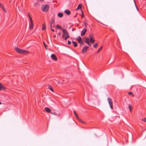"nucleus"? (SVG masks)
Returning a JSON list of instances; mask_svg holds the SVG:
<instances>
[{
	"label": "nucleus",
	"instance_id": "f257e3e1",
	"mask_svg": "<svg viewBox=\"0 0 146 146\" xmlns=\"http://www.w3.org/2000/svg\"><path fill=\"white\" fill-rule=\"evenodd\" d=\"M63 35L62 38L65 40H66L68 38H69L70 35L66 29H63L62 30Z\"/></svg>",
	"mask_w": 146,
	"mask_h": 146
},
{
	"label": "nucleus",
	"instance_id": "f03ea898",
	"mask_svg": "<svg viewBox=\"0 0 146 146\" xmlns=\"http://www.w3.org/2000/svg\"><path fill=\"white\" fill-rule=\"evenodd\" d=\"M16 51L18 53L20 54H27L29 53V52L28 51H27L25 50L21 49L17 47H16L15 48Z\"/></svg>",
	"mask_w": 146,
	"mask_h": 146
},
{
	"label": "nucleus",
	"instance_id": "7ed1b4c3",
	"mask_svg": "<svg viewBox=\"0 0 146 146\" xmlns=\"http://www.w3.org/2000/svg\"><path fill=\"white\" fill-rule=\"evenodd\" d=\"M41 8L43 12H47L49 10V6L48 5H42L41 6Z\"/></svg>",
	"mask_w": 146,
	"mask_h": 146
},
{
	"label": "nucleus",
	"instance_id": "20e7f679",
	"mask_svg": "<svg viewBox=\"0 0 146 146\" xmlns=\"http://www.w3.org/2000/svg\"><path fill=\"white\" fill-rule=\"evenodd\" d=\"M108 103L109 104L110 107V108L111 110H113V103L111 99L110 98H108Z\"/></svg>",
	"mask_w": 146,
	"mask_h": 146
},
{
	"label": "nucleus",
	"instance_id": "39448f33",
	"mask_svg": "<svg viewBox=\"0 0 146 146\" xmlns=\"http://www.w3.org/2000/svg\"><path fill=\"white\" fill-rule=\"evenodd\" d=\"M89 47L87 46H84L82 50V53H84L86 52L87 50L88 49Z\"/></svg>",
	"mask_w": 146,
	"mask_h": 146
},
{
	"label": "nucleus",
	"instance_id": "423d86ee",
	"mask_svg": "<svg viewBox=\"0 0 146 146\" xmlns=\"http://www.w3.org/2000/svg\"><path fill=\"white\" fill-rule=\"evenodd\" d=\"M76 40H78V43L80 44V45H82V43L83 41L80 36H78L76 38Z\"/></svg>",
	"mask_w": 146,
	"mask_h": 146
},
{
	"label": "nucleus",
	"instance_id": "0eeeda50",
	"mask_svg": "<svg viewBox=\"0 0 146 146\" xmlns=\"http://www.w3.org/2000/svg\"><path fill=\"white\" fill-rule=\"evenodd\" d=\"M51 57L53 60L55 61H57V60L58 59L57 57H56V55L54 54H51Z\"/></svg>",
	"mask_w": 146,
	"mask_h": 146
},
{
	"label": "nucleus",
	"instance_id": "6e6552de",
	"mask_svg": "<svg viewBox=\"0 0 146 146\" xmlns=\"http://www.w3.org/2000/svg\"><path fill=\"white\" fill-rule=\"evenodd\" d=\"M34 24L33 21L30 22L29 26V29L32 30L33 29V28Z\"/></svg>",
	"mask_w": 146,
	"mask_h": 146
},
{
	"label": "nucleus",
	"instance_id": "1a4fd4ad",
	"mask_svg": "<svg viewBox=\"0 0 146 146\" xmlns=\"http://www.w3.org/2000/svg\"><path fill=\"white\" fill-rule=\"evenodd\" d=\"M87 31V30L85 28L83 29H82V31L81 32V36H83L84 35H85V33Z\"/></svg>",
	"mask_w": 146,
	"mask_h": 146
},
{
	"label": "nucleus",
	"instance_id": "9d476101",
	"mask_svg": "<svg viewBox=\"0 0 146 146\" xmlns=\"http://www.w3.org/2000/svg\"><path fill=\"white\" fill-rule=\"evenodd\" d=\"M6 89V88L3 86L2 84L0 83V91L2 90H5Z\"/></svg>",
	"mask_w": 146,
	"mask_h": 146
},
{
	"label": "nucleus",
	"instance_id": "9b49d317",
	"mask_svg": "<svg viewBox=\"0 0 146 146\" xmlns=\"http://www.w3.org/2000/svg\"><path fill=\"white\" fill-rule=\"evenodd\" d=\"M47 112L51 113V110L48 107H45L44 109Z\"/></svg>",
	"mask_w": 146,
	"mask_h": 146
},
{
	"label": "nucleus",
	"instance_id": "f8f14e48",
	"mask_svg": "<svg viewBox=\"0 0 146 146\" xmlns=\"http://www.w3.org/2000/svg\"><path fill=\"white\" fill-rule=\"evenodd\" d=\"M64 13L68 15H69L70 14V11L68 10H65L64 11Z\"/></svg>",
	"mask_w": 146,
	"mask_h": 146
},
{
	"label": "nucleus",
	"instance_id": "ddd939ff",
	"mask_svg": "<svg viewBox=\"0 0 146 146\" xmlns=\"http://www.w3.org/2000/svg\"><path fill=\"white\" fill-rule=\"evenodd\" d=\"M48 87L49 89L50 90L53 92H54V90H53L52 87L50 85H48Z\"/></svg>",
	"mask_w": 146,
	"mask_h": 146
},
{
	"label": "nucleus",
	"instance_id": "4468645a",
	"mask_svg": "<svg viewBox=\"0 0 146 146\" xmlns=\"http://www.w3.org/2000/svg\"><path fill=\"white\" fill-rule=\"evenodd\" d=\"M129 109L130 112H131L132 110L133 109L131 105L130 104L129 105Z\"/></svg>",
	"mask_w": 146,
	"mask_h": 146
},
{
	"label": "nucleus",
	"instance_id": "2eb2a0df",
	"mask_svg": "<svg viewBox=\"0 0 146 146\" xmlns=\"http://www.w3.org/2000/svg\"><path fill=\"white\" fill-rule=\"evenodd\" d=\"M46 29V26L45 23H43L42 24V30H44Z\"/></svg>",
	"mask_w": 146,
	"mask_h": 146
},
{
	"label": "nucleus",
	"instance_id": "dca6fc26",
	"mask_svg": "<svg viewBox=\"0 0 146 146\" xmlns=\"http://www.w3.org/2000/svg\"><path fill=\"white\" fill-rule=\"evenodd\" d=\"M82 5L81 4H80L78 5V7L76 9V10H77L79 9L80 8L81 9V10H82L81 7H82Z\"/></svg>",
	"mask_w": 146,
	"mask_h": 146
},
{
	"label": "nucleus",
	"instance_id": "f3484780",
	"mask_svg": "<svg viewBox=\"0 0 146 146\" xmlns=\"http://www.w3.org/2000/svg\"><path fill=\"white\" fill-rule=\"evenodd\" d=\"M63 14L62 13H59L58 14V16L59 17H63Z\"/></svg>",
	"mask_w": 146,
	"mask_h": 146
},
{
	"label": "nucleus",
	"instance_id": "a211bd4d",
	"mask_svg": "<svg viewBox=\"0 0 146 146\" xmlns=\"http://www.w3.org/2000/svg\"><path fill=\"white\" fill-rule=\"evenodd\" d=\"M51 114L55 115L58 116H60V113H59L58 114H57L56 113V112H51L50 113Z\"/></svg>",
	"mask_w": 146,
	"mask_h": 146
},
{
	"label": "nucleus",
	"instance_id": "6ab92c4d",
	"mask_svg": "<svg viewBox=\"0 0 146 146\" xmlns=\"http://www.w3.org/2000/svg\"><path fill=\"white\" fill-rule=\"evenodd\" d=\"M72 43L74 44V47H76L77 46V44L76 42H75L74 41H72Z\"/></svg>",
	"mask_w": 146,
	"mask_h": 146
},
{
	"label": "nucleus",
	"instance_id": "aec40b11",
	"mask_svg": "<svg viewBox=\"0 0 146 146\" xmlns=\"http://www.w3.org/2000/svg\"><path fill=\"white\" fill-rule=\"evenodd\" d=\"M85 42L87 43L89 42V38H85Z\"/></svg>",
	"mask_w": 146,
	"mask_h": 146
},
{
	"label": "nucleus",
	"instance_id": "412c9836",
	"mask_svg": "<svg viewBox=\"0 0 146 146\" xmlns=\"http://www.w3.org/2000/svg\"><path fill=\"white\" fill-rule=\"evenodd\" d=\"M90 42L91 43L93 44L95 42V41L94 38H92L90 39Z\"/></svg>",
	"mask_w": 146,
	"mask_h": 146
},
{
	"label": "nucleus",
	"instance_id": "4be33fe9",
	"mask_svg": "<svg viewBox=\"0 0 146 146\" xmlns=\"http://www.w3.org/2000/svg\"><path fill=\"white\" fill-rule=\"evenodd\" d=\"M98 46V43H95V44L94 45L93 47L95 48H96Z\"/></svg>",
	"mask_w": 146,
	"mask_h": 146
},
{
	"label": "nucleus",
	"instance_id": "5701e85b",
	"mask_svg": "<svg viewBox=\"0 0 146 146\" xmlns=\"http://www.w3.org/2000/svg\"><path fill=\"white\" fill-rule=\"evenodd\" d=\"M56 28L57 29H60L61 30H63L62 29L61 27L59 25H57L56 26Z\"/></svg>",
	"mask_w": 146,
	"mask_h": 146
},
{
	"label": "nucleus",
	"instance_id": "b1692460",
	"mask_svg": "<svg viewBox=\"0 0 146 146\" xmlns=\"http://www.w3.org/2000/svg\"><path fill=\"white\" fill-rule=\"evenodd\" d=\"M1 7L2 8V9L6 13L7 12L6 10L4 8L3 5Z\"/></svg>",
	"mask_w": 146,
	"mask_h": 146
},
{
	"label": "nucleus",
	"instance_id": "393cba45",
	"mask_svg": "<svg viewBox=\"0 0 146 146\" xmlns=\"http://www.w3.org/2000/svg\"><path fill=\"white\" fill-rule=\"evenodd\" d=\"M89 37L90 38V39H92L93 38V35L92 34H90L89 35Z\"/></svg>",
	"mask_w": 146,
	"mask_h": 146
},
{
	"label": "nucleus",
	"instance_id": "a878e982",
	"mask_svg": "<svg viewBox=\"0 0 146 146\" xmlns=\"http://www.w3.org/2000/svg\"><path fill=\"white\" fill-rule=\"evenodd\" d=\"M73 112L75 115V117H76V118H78V115L76 113L75 111H74Z\"/></svg>",
	"mask_w": 146,
	"mask_h": 146
},
{
	"label": "nucleus",
	"instance_id": "bb28decb",
	"mask_svg": "<svg viewBox=\"0 0 146 146\" xmlns=\"http://www.w3.org/2000/svg\"><path fill=\"white\" fill-rule=\"evenodd\" d=\"M102 48H103V46H101L98 50L97 52V53H98L102 49Z\"/></svg>",
	"mask_w": 146,
	"mask_h": 146
},
{
	"label": "nucleus",
	"instance_id": "cd10ccee",
	"mask_svg": "<svg viewBox=\"0 0 146 146\" xmlns=\"http://www.w3.org/2000/svg\"><path fill=\"white\" fill-rule=\"evenodd\" d=\"M28 15L29 18L30 22L33 21L31 17V16H30V15H29V14L28 13Z\"/></svg>",
	"mask_w": 146,
	"mask_h": 146
},
{
	"label": "nucleus",
	"instance_id": "c85d7f7f",
	"mask_svg": "<svg viewBox=\"0 0 146 146\" xmlns=\"http://www.w3.org/2000/svg\"><path fill=\"white\" fill-rule=\"evenodd\" d=\"M76 119H78L82 123H84V121H82L81 119L80 118L78 117V118H76Z\"/></svg>",
	"mask_w": 146,
	"mask_h": 146
},
{
	"label": "nucleus",
	"instance_id": "c756f323",
	"mask_svg": "<svg viewBox=\"0 0 146 146\" xmlns=\"http://www.w3.org/2000/svg\"><path fill=\"white\" fill-rule=\"evenodd\" d=\"M54 23V20L53 19H51V21L50 22V23L51 24V25H52Z\"/></svg>",
	"mask_w": 146,
	"mask_h": 146
},
{
	"label": "nucleus",
	"instance_id": "7c9ffc66",
	"mask_svg": "<svg viewBox=\"0 0 146 146\" xmlns=\"http://www.w3.org/2000/svg\"><path fill=\"white\" fill-rule=\"evenodd\" d=\"M128 94L129 95H132L133 96H134L133 95L132 92H129L128 93Z\"/></svg>",
	"mask_w": 146,
	"mask_h": 146
},
{
	"label": "nucleus",
	"instance_id": "2f4dec72",
	"mask_svg": "<svg viewBox=\"0 0 146 146\" xmlns=\"http://www.w3.org/2000/svg\"><path fill=\"white\" fill-rule=\"evenodd\" d=\"M81 11H82V14L81 15V16H82V18H83L84 17V15L83 12L82 11V10H81Z\"/></svg>",
	"mask_w": 146,
	"mask_h": 146
},
{
	"label": "nucleus",
	"instance_id": "473e14b6",
	"mask_svg": "<svg viewBox=\"0 0 146 146\" xmlns=\"http://www.w3.org/2000/svg\"><path fill=\"white\" fill-rule=\"evenodd\" d=\"M142 121H143L144 122H146V118H144L143 119H142Z\"/></svg>",
	"mask_w": 146,
	"mask_h": 146
},
{
	"label": "nucleus",
	"instance_id": "72a5a7b5",
	"mask_svg": "<svg viewBox=\"0 0 146 146\" xmlns=\"http://www.w3.org/2000/svg\"><path fill=\"white\" fill-rule=\"evenodd\" d=\"M43 43L44 45V46H45V47L46 49V50L47 49V47H46V44H45V42H43Z\"/></svg>",
	"mask_w": 146,
	"mask_h": 146
},
{
	"label": "nucleus",
	"instance_id": "f704fd0d",
	"mask_svg": "<svg viewBox=\"0 0 146 146\" xmlns=\"http://www.w3.org/2000/svg\"><path fill=\"white\" fill-rule=\"evenodd\" d=\"M68 45H70L71 44V42L70 41H68Z\"/></svg>",
	"mask_w": 146,
	"mask_h": 146
},
{
	"label": "nucleus",
	"instance_id": "c9c22d12",
	"mask_svg": "<svg viewBox=\"0 0 146 146\" xmlns=\"http://www.w3.org/2000/svg\"><path fill=\"white\" fill-rule=\"evenodd\" d=\"M133 1H134V3L135 5V7H136V8H137V5H136V3L135 1V0H133Z\"/></svg>",
	"mask_w": 146,
	"mask_h": 146
},
{
	"label": "nucleus",
	"instance_id": "e433bc0d",
	"mask_svg": "<svg viewBox=\"0 0 146 146\" xmlns=\"http://www.w3.org/2000/svg\"><path fill=\"white\" fill-rule=\"evenodd\" d=\"M58 35L59 36H61V33H60V32H59L58 33Z\"/></svg>",
	"mask_w": 146,
	"mask_h": 146
},
{
	"label": "nucleus",
	"instance_id": "4c0bfd02",
	"mask_svg": "<svg viewBox=\"0 0 146 146\" xmlns=\"http://www.w3.org/2000/svg\"><path fill=\"white\" fill-rule=\"evenodd\" d=\"M88 44V45L89 46H91V44L90 43V42H89V43H87Z\"/></svg>",
	"mask_w": 146,
	"mask_h": 146
},
{
	"label": "nucleus",
	"instance_id": "58836bf2",
	"mask_svg": "<svg viewBox=\"0 0 146 146\" xmlns=\"http://www.w3.org/2000/svg\"><path fill=\"white\" fill-rule=\"evenodd\" d=\"M35 5L36 6L37 5H38V3H36L35 4Z\"/></svg>",
	"mask_w": 146,
	"mask_h": 146
},
{
	"label": "nucleus",
	"instance_id": "ea45409f",
	"mask_svg": "<svg viewBox=\"0 0 146 146\" xmlns=\"http://www.w3.org/2000/svg\"><path fill=\"white\" fill-rule=\"evenodd\" d=\"M51 31H52V32H54V30L53 29H52V28H51Z\"/></svg>",
	"mask_w": 146,
	"mask_h": 146
},
{
	"label": "nucleus",
	"instance_id": "a19ab883",
	"mask_svg": "<svg viewBox=\"0 0 146 146\" xmlns=\"http://www.w3.org/2000/svg\"><path fill=\"white\" fill-rule=\"evenodd\" d=\"M3 5V4H1V3H0V7L1 6H2Z\"/></svg>",
	"mask_w": 146,
	"mask_h": 146
},
{
	"label": "nucleus",
	"instance_id": "79ce46f5",
	"mask_svg": "<svg viewBox=\"0 0 146 146\" xmlns=\"http://www.w3.org/2000/svg\"><path fill=\"white\" fill-rule=\"evenodd\" d=\"M77 13H76L75 15L74 16V17H76L77 16Z\"/></svg>",
	"mask_w": 146,
	"mask_h": 146
},
{
	"label": "nucleus",
	"instance_id": "37998d69",
	"mask_svg": "<svg viewBox=\"0 0 146 146\" xmlns=\"http://www.w3.org/2000/svg\"><path fill=\"white\" fill-rule=\"evenodd\" d=\"M40 1H41V2H42L44 0H39Z\"/></svg>",
	"mask_w": 146,
	"mask_h": 146
},
{
	"label": "nucleus",
	"instance_id": "c03bdc74",
	"mask_svg": "<svg viewBox=\"0 0 146 146\" xmlns=\"http://www.w3.org/2000/svg\"><path fill=\"white\" fill-rule=\"evenodd\" d=\"M53 37H54V38H55V37H56V35H54L53 36Z\"/></svg>",
	"mask_w": 146,
	"mask_h": 146
},
{
	"label": "nucleus",
	"instance_id": "a18cd8bd",
	"mask_svg": "<svg viewBox=\"0 0 146 146\" xmlns=\"http://www.w3.org/2000/svg\"><path fill=\"white\" fill-rule=\"evenodd\" d=\"M82 44L83 45H84V43H83V42H82Z\"/></svg>",
	"mask_w": 146,
	"mask_h": 146
},
{
	"label": "nucleus",
	"instance_id": "49530a36",
	"mask_svg": "<svg viewBox=\"0 0 146 146\" xmlns=\"http://www.w3.org/2000/svg\"><path fill=\"white\" fill-rule=\"evenodd\" d=\"M52 25H51V24H50V28H52Z\"/></svg>",
	"mask_w": 146,
	"mask_h": 146
},
{
	"label": "nucleus",
	"instance_id": "de8ad7c7",
	"mask_svg": "<svg viewBox=\"0 0 146 146\" xmlns=\"http://www.w3.org/2000/svg\"><path fill=\"white\" fill-rule=\"evenodd\" d=\"M72 31H74V29H72Z\"/></svg>",
	"mask_w": 146,
	"mask_h": 146
},
{
	"label": "nucleus",
	"instance_id": "09e8293b",
	"mask_svg": "<svg viewBox=\"0 0 146 146\" xmlns=\"http://www.w3.org/2000/svg\"><path fill=\"white\" fill-rule=\"evenodd\" d=\"M78 21H79V22L80 21H79V20L78 19Z\"/></svg>",
	"mask_w": 146,
	"mask_h": 146
},
{
	"label": "nucleus",
	"instance_id": "8fccbe9b",
	"mask_svg": "<svg viewBox=\"0 0 146 146\" xmlns=\"http://www.w3.org/2000/svg\"><path fill=\"white\" fill-rule=\"evenodd\" d=\"M1 104V102H0V104Z\"/></svg>",
	"mask_w": 146,
	"mask_h": 146
}]
</instances>
